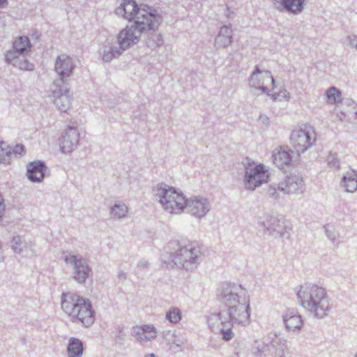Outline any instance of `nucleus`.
<instances>
[{
    "label": "nucleus",
    "instance_id": "nucleus-1",
    "mask_svg": "<svg viewBox=\"0 0 357 357\" xmlns=\"http://www.w3.org/2000/svg\"><path fill=\"white\" fill-rule=\"evenodd\" d=\"M221 311L208 317V324L211 329L227 324L246 326L250 321V307L248 299L237 294L222 291L220 295Z\"/></svg>",
    "mask_w": 357,
    "mask_h": 357
},
{
    "label": "nucleus",
    "instance_id": "nucleus-2",
    "mask_svg": "<svg viewBox=\"0 0 357 357\" xmlns=\"http://www.w3.org/2000/svg\"><path fill=\"white\" fill-rule=\"evenodd\" d=\"M119 10L124 18L133 20L136 26L142 30H153L158 28L162 20L155 9L146 5L139 7L132 0H123Z\"/></svg>",
    "mask_w": 357,
    "mask_h": 357
},
{
    "label": "nucleus",
    "instance_id": "nucleus-3",
    "mask_svg": "<svg viewBox=\"0 0 357 357\" xmlns=\"http://www.w3.org/2000/svg\"><path fill=\"white\" fill-rule=\"evenodd\" d=\"M61 307L73 321L88 326L94 322V311L91 302L79 294L68 292L62 296Z\"/></svg>",
    "mask_w": 357,
    "mask_h": 357
},
{
    "label": "nucleus",
    "instance_id": "nucleus-4",
    "mask_svg": "<svg viewBox=\"0 0 357 357\" xmlns=\"http://www.w3.org/2000/svg\"><path fill=\"white\" fill-rule=\"evenodd\" d=\"M297 295L302 305L310 307L319 318L326 316L331 308L325 289L317 285H303L300 287Z\"/></svg>",
    "mask_w": 357,
    "mask_h": 357
},
{
    "label": "nucleus",
    "instance_id": "nucleus-5",
    "mask_svg": "<svg viewBox=\"0 0 357 357\" xmlns=\"http://www.w3.org/2000/svg\"><path fill=\"white\" fill-rule=\"evenodd\" d=\"M159 198L163 208L172 214H180L188 206V200L183 194L172 187L161 189Z\"/></svg>",
    "mask_w": 357,
    "mask_h": 357
},
{
    "label": "nucleus",
    "instance_id": "nucleus-6",
    "mask_svg": "<svg viewBox=\"0 0 357 357\" xmlns=\"http://www.w3.org/2000/svg\"><path fill=\"white\" fill-rule=\"evenodd\" d=\"M315 140L314 130L307 125L294 129L290 137V144L298 154L306 151Z\"/></svg>",
    "mask_w": 357,
    "mask_h": 357
},
{
    "label": "nucleus",
    "instance_id": "nucleus-7",
    "mask_svg": "<svg viewBox=\"0 0 357 357\" xmlns=\"http://www.w3.org/2000/svg\"><path fill=\"white\" fill-rule=\"evenodd\" d=\"M269 180V173L264 165L249 163L245 167V185L249 190H255Z\"/></svg>",
    "mask_w": 357,
    "mask_h": 357
},
{
    "label": "nucleus",
    "instance_id": "nucleus-8",
    "mask_svg": "<svg viewBox=\"0 0 357 357\" xmlns=\"http://www.w3.org/2000/svg\"><path fill=\"white\" fill-rule=\"evenodd\" d=\"M54 103L62 112H67L70 108L72 95L66 84H60V81H55L52 86Z\"/></svg>",
    "mask_w": 357,
    "mask_h": 357
},
{
    "label": "nucleus",
    "instance_id": "nucleus-9",
    "mask_svg": "<svg viewBox=\"0 0 357 357\" xmlns=\"http://www.w3.org/2000/svg\"><path fill=\"white\" fill-rule=\"evenodd\" d=\"M200 252L197 243H189L182 246L172 255V261L175 264L184 266L187 262H194Z\"/></svg>",
    "mask_w": 357,
    "mask_h": 357
},
{
    "label": "nucleus",
    "instance_id": "nucleus-10",
    "mask_svg": "<svg viewBox=\"0 0 357 357\" xmlns=\"http://www.w3.org/2000/svg\"><path fill=\"white\" fill-rule=\"evenodd\" d=\"M64 261L74 264V278L77 282H84L89 277L91 270L84 260L78 259L75 255L68 254L65 256Z\"/></svg>",
    "mask_w": 357,
    "mask_h": 357
},
{
    "label": "nucleus",
    "instance_id": "nucleus-11",
    "mask_svg": "<svg viewBox=\"0 0 357 357\" xmlns=\"http://www.w3.org/2000/svg\"><path fill=\"white\" fill-rule=\"evenodd\" d=\"M145 30L140 29L136 26V24L130 27H126L121 31L119 35V41L121 47L126 49L132 44L137 43L142 32Z\"/></svg>",
    "mask_w": 357,
    "mask_h": 357
},
{
    "label": "nucleus",
    "instance_id": "nucleus-12",
    "mask_svg": "<svg viewBox=\"0 0 357 357\" xmlns=\"http://www.w3.org/2000/svg\"><path fill=\"white\" fill-rule=\"evenodd\" d=\"M73 70V61L69 56L66 55L59 56L55 63V70L59 76V79L56 81H60V84H64L66 79L71 75Z\"/></svg>",
    "mask_w": 357,
    "mask_h": 357
},
{
    "label": "nucleus",
    "instance_id": "nucleus-13",
    "mask_svg": "<svg viewBox=\"0 0 357 357\" xmlns=\"http://www.w3.org/2000/svg\"><path fill=\"white\" fill-rule=\"evenodd\" d=\"M79 141V133L73 128H69L65 135L62 136L60 146L62 152L70 153Z\"/></svg>",
    "mask_w": 357,
    "mask_h": 357
},
{
    "label": "nucleus",
    "instance_id": "nucleus-14",
    "mask_svg": "<svg viewBox=\"0 0 357 357\" xmlns=\"http://www.w3.org/2000/svg\"><path fill=\"white\" fill-rule=\"evenodd\" d=\"M188 206L192 215L196 217H203L209 211V204L204 198L195 197L189 202Z\"/></svg>",
    "mask_w": 357,
    "mask_h": 357
},
{
    "label": "nucleus",
    "instance_id": "nucleus-15",
    "mask_svg": "<svg viewBox=\"0 0 357 357\" xmlns=\"http://www.w3.org/2000/svg\"><path fill=\"white\" fill-rule=\"evenodd\" d=\"M291 151L288 147H280L277 149L273 154V161L274 164L283 169L291 165Z\"/></svg>",
    "mask_w": 357,
    "mask_h": 357
},
{
    "label": "nucleus",
    "instance_id": "nucleus-16",
    "mask_svg": "<svg viewBox=\"0 0 357 357\" xmlns=\"http://www.w3.org/2000/svg\"><path fill=\"white\" fill-rule=\"evenodd\" d=\"M45 169V165L41 162H30L27 165V176L31 181L40 182L44 178Z\"/></svg>",
    "mask_w": 357,
    "mask_h": 357
},
{
    "label": "nucleus",
    "instance_id": "nucleus-17",
    "mask_svg": "<svg viewBox=\"0 0 357 357\" xmlns=\"http://www.w3.org/2000/svg\"><path fill=\"white\" fill-rule=\"evenodd\" d=\"M133 331L135 337L140 340H149L157 336V331L153 325L136 326Z\"/></svg>",
    "mask_w": 357,
    "mask_h": 357
},
{
    "label": "nucleus",
    "instance_id": "nucleus-18",
    "mask_svg": "<svg viewBox=\"0 0 357 357\" xmlns=\"http://www.w3.org/2000/svg\"><path fill=\"white\" fill-rule=\"evenodd\" d=\"M284 322L286 328L291 331L300 329L303 325L301 316L290 311L287 312L284 316Z\"/></svg>",
    "mask_w": 357,
    "mask_h": 357
},
{
    "label": "nucleus",
    "instance_id": "nucleus-19",
    "mask_svg": "<svg viewBox=\"0 0 357 357\" xmlns=\"http://www.w3.org/2000/svg\"><path fill=\"white\" fill-rule=\"evenodd\" d=\"M267 229L272 232H277L280 236H282L287 232V222L285 220H280L276 218H271L266 223Z\"/></svg>",
    "mask_w": 357,
    "mask_h": 357
},
{
    "label": "nucleus",
    "instance_id": "nucleus-20",
    "mask_svg": "<svg viewBox=\"0 0 357 357\" xmlns=\"http://www.w3.org/2000/svg\"><path fill=\"white\" fill-rule=\"evenodd\" d=\"M342 187L347 192H354L357 190V172L350 171L347 172L342 178Z\"/></svg>",
    "mask_w": 357,
    "mask_h": 357
},
{
    "label": "nucleus",
    "instance_id": "nucleus-21",
    "mask_svg": "<svg viewBox=\"0 0 357 357\" xmlns=\"http://www.w3.org/2000/svg\"><path fill=\"white\" fill-rule=\"evenodd\" d=\"M275 2H280L282 6L294 13L302 11L305 0H274Z\"/></svg>",
    "mask_w": 357,
    "mask_h": 357
},
{
    "label": "nucleus",
    "instance_id": "nucleus-22",
    "mask_svg": "<svg viewBox=\"0 0 357 357\" xmlns=\"http://www.w3.org/2000/svg\"><path fill=\"white\" fill-rule=\"evenodd\" d=\"M69 357H80L83 353V344L81 340L70 338L67 349Z\"/></svg>",
    "mask_w": 357,
    "mask_h": 357
},
{
    "label": "nucleus",
    "instance_id": "nucleus-23",
    "mask_svg": "<svg viewBox=\"0 0 357 357\" xmlns=\"http://www.w3.org/2000/svg\"><path fill=\"white\" fill-rule=\"evenodd\" d=\"M31 44L29 38L25 36H20L13 42V49L15 52L25 53L31 50Z\"/></svg>",
    "mask_w": 357,
    "mask_h": 357
},
{
    "label": "nucleus",
    "instance_id": "nucleus-24",
    "mask_svg": "<svg viewBox=\"0 0 357 357\" xmlns=\"http://www.w3.org/2000/svg\"><path fill=\"white\" fill-rule=\"evenodd\" d=\"M11 146L0 139V163L10 164Z\"/></svg>",
    "mask_w": 357,
    "mask_h": 357
},
{
    "label": "nucleus",
    "instance_id": "nucleus-25",
    "mask_svg": "<svg viewBox=\"0 0 357 357\" xmlns=\"http://www.w3.org/2000/svg\"><path fill=\"white\" fill-rule=\"evenodd\" d=\"M286 188L288 192H298L303 188V180L301 178H289Z\"/></svg>",
    "mask_w": 357,
    "mask_h": 357
},
{
    "label": "nucleus",
    "instance_id": "nucleus-26",
    "mask_svg": "<svg viewBox=\"0 0 357 357\" xmlns=\"http://www.w3.org/2000/svg\"><path fill=\"white\" fill-rule=\"evenodd\" d=\"M326 96L328 101L331 103H335L341 100V93L335 87L329 89L326 92Z\"/></svg>",
    "mask_w": 357,
    "mask_h": 357
},
{
    "label": "nucleus",
    "instance_id": "nucleus-27",
    "mask_svg": "<svg viewBox=\"0 0 357 357\" xmlns=\"http://www.w3.org/2000/svg\"><path fill=\"white\" fill-rule=\"evenodd\" d=\"M166 317L170 322L176 324L181 319V311L178 308H172L167 313Z\"/></svg>",
    "mask_w": 357,
    "mask_h": 357
},
{
    "label": "nucleus",
    "instance_id": "nucleus-28",
    "mask_svg": "<svg viewBox=\"0 0 357 357\" xmlns=\"http://www.w3.org/2000/svg\"><path fill=\"white\" fill-rule=\"evenodd\" d=\"M128 212L127 207L124 204L115 205L112 209V213L115 218L124 217Z\"/></svg>",
    "mask_w": 357,
    "mask_h": 357
},
{
    "label": "nucleus",
    "instance_id": "nucleus-29",
    "mask_svg": "<svg viewBox=\"0 0 357 357\" xmlns=\"http://www.w3.org/2000/svg\"><path fill=\"white\" fill-rule=\"evenodd\" d=\"M10 158L12 155L15 156H22L26 153L25 146L22 144H17L13 146H11Z\"/></svg>",
    "mask_w": 357,
    "mask_h": 357
},
{
    "label": "nucleus",
    "instance_id": "nucleus-30",
    "mask_svg": "<svg viewBox=\"0 0 357 357\" xmlns=\"http://www.w3.org/2000/svg\"><path fill=\"white\" fill-rule=\"evenodd\" d=\"M227 326H231V325L227 324L225 326H220L218 328H219L222 327L220 333L222 335V339L226 341H229V340H231L234 336V334L231 328H225Z\"/></svg>",
    "mask_w": 357,
    "mask_h": 357
},
{
    "label": "nucleus",
    "instance_id": "nucleus-31",
    "mask_svg": "<svg viewBox=\"0 0 357 357\" xmlns=\"http://www.w3.org/2000/svg\"><path fill=\"white\" fill-rule=\"evenodd\" d=\"M5 211V205H4V200L0 194V220L3 215Z\"/></svg>",
    "mask_w": 357,
    "mask_h": 357
},
{
    "label": "nucleus",
    "instance_id": "nucleus-32",
    "mask_svg": "<svg viewBox=\"0 0 357 357\" xmlns=\"http://www.w3.org/2000/svg\"><path fill=\"white\" fill-rule=\"evenodd\" d=\"M264 77L266 78V82L271 84H274V79L269 73L266 72L263 75Z\"/></svg>",
    "mask_w": 357,
    "mask_h": 357
},
{
    "label": "nucleus",
    "instance_id": "nucleus-33",
    "mask_svg": "<svg viewBox=\"0 0 357 357\" xmlns=\"http://www.w3.org/2000/svg\"><path fill=\"white\" fill-rule=\"evenodd\" d=\"M24 64L25 63H22L20 66V68L22 69L29 70H33V64L30 63V64H28L27 66H24Z\"/></svg>",
    "mask_w": 357,
    "mask_h": 357
},
{
    "label": "nucleus",
    "instance_id": "nucleus-34",
    "mask_svg": "<svg viewBox=\"0 0 357 357\" xmlns=\"http://www.w3.org/2000/svg\"><path fill=\"white\" fill-rule=\"evenodd\" d=\"M260 72L259 71V70H257V73H254L252 75V77H251V79L253 80V79H257V74L259 73Z\"/></svg>",
    "mask_w": 357,
    "mask_h": 357
},
{
    "label": "nucleus",
    "instance_id": "nucleus-35",
    "mask_svg": "<svg viewBox=\"0 0 357 357\" xmlns=\"http://www.w3.org/2000/svg\"><path fill=\"white\" fill-rule=\"evenodd\" d=\"M261 87L262 88V89H263V90H264V89L266 87V86H265V83H264V82H262V84H261Z\"/></svg>",
    "mask_w": 357,
    "mask_h": 357
},
{
    "label": "nucleus",
    "instance_id": "nucleus-36",
    "mask_svg": "<svg viewBox=\"0 0 357 357\" xmlns=\"http://www.w3.org/2000/svg\"><path fill=\"white\" fill-rule=\"evenodd\" d=\"M146 357H155V355H154V354H148V355L146 356Z\"/></svg>",
    "mask_w": 357,
    "mask_h": 357
},
{
    "label": "nucleus",
    "instance_id": "nucleus-37",
    "mask_svg": "<svg viewBox=\"0 0 357 357\" xmlns=\"http://www.w3.org/2000/svg\"><path fill=\"white\" fill-rule=\"evenodd\" d=\"M146 357H155V355H154V354H148V355L146 356Z\"/></svg>",
    "mask_w": 357,
    "mask_h": 357
},
{
    "label": "nucleus",
    "instance_id": "nucleus-38",
    "mask_svg": "<svg viewBox=\"0 0 357 357\" xmlns=\"http://www.w3.org/2000/svg\"><path fill=\"white\" fill-rule=\"evenodd\" d=\"M6 1V0H0V4L3 3Z\"/></svg>",
    "mask_w": 357,
    "mask_h": 357
}]
</instances>
